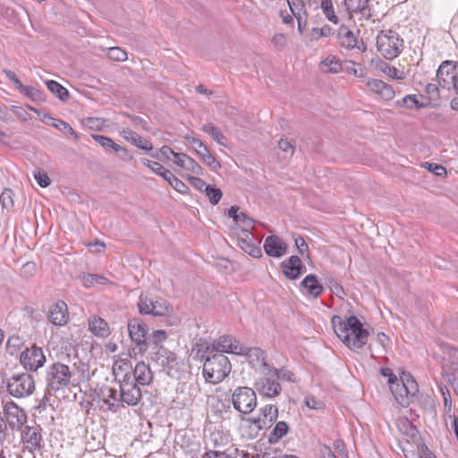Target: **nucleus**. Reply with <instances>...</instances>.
Segmentation results:
<instances>
[{
  "mask_svg": "<svg viewBox=\"0 0 458 458\" xmlns=\"http://www.w3.org/2000/svg\"><path fill=\"white\" fill-rule=\"evenodd\" d=\"M132 379L118 383L119 391L114 386L107 385L98 389V398L107 405L110 411L116 412L120 407L134 406L140 403L142 393L140 386Z\"/></svg>",
  "mask_w": 458,
  "mask_h": 458,
  "instance_id": "f257e3e1",
  "label": "nucleus"
},
{
  "mask_svg": "<svg viewBox=\"0 0 458 458\" xmlns=\"http://www.w3.org/2000/svg\"><path fill=\"white\" fill-rule=\"evenodd\" d=\"M89 379V375L85 364L76 372L71 370L69 366L62 362H55L49 365L46 370V389L48 394L56 393L70 386H78L81 381Z\"/></svg>",
  "mask_w": 458,
  "mask_h": 458,
  "instance_id": "f03ea898",
  "label": "nucleus"
},
{
  "mask_svg": "<svg viewBox=\"0 0 458 458\" xmlns=\"http://www.w3.org/2000/svg\"><path fill=\"white\" fill-rule=\"evenodd\" d=\"M334 331L342 342L352 351H359L368 342L369 332L363 327L355 316H350L344 320L340 316L332 318Z\"/></svg>",
  "mask_w": 458,
  "mask_h": 458,
  "instance_id": "7ed1b4c3",
  "label": "nucleus"
},
{
  "mask_svg": "<svg viewBox=\"0 0 458 458\" xmlns=\"http://www.w3.org/2000/svg\"><path fill=\"white\" fill-rule=\"evenodd\" d=\"M232 365L225 354L213 353L203 362V377L210 384L222 382L230 373Z\"/></svg>",
  "mask_w": 458,
  "mask_h": 458,
  "instance_id": "20e7f679",
  "label": "nucleus"
},
{
  "mask_svg": "<svg viewBox=\"0 0 458 458\" xmlns=\"http://www.w3.org/2000/svg\"><path fill=\"white\" fill-rule=\"evenodd\" d=\"M35 388L34 377L27 372L13 373L6 378V392L16 399L30 396Z\"/></svg>",
  "mask_w": 458,
  "mask_h": 458,
  "instance_id": "39448f33",
  "label": "nucleus"
},
{
  "mask_svg": "<svg viewBox=\"0 0 458 458\" xmlns=\"http://www.w3.org/2000/svg\"><path fill=\"white\" fill-rule=\"evenodd\" d=\"M390 390L395 401L403 407H407L411 399L416 395L419 391L418 384L408 372H402L400 378H398Z\"/></svg>",
  "mask_w": 458,
  "mask_h": 458,
  "instance_id": "423d86ee",
  "label": "nucleus"
},
{
  "mask_svg": "<svg viewBox=\"0 0 458 458\" xmlns=\"http://www.w3.org/2000/svg\"><path fill=\"white\" fill-rule=\"evenodd\" d=\"M377 48L386 59L393 60L402 53L403 39L393 30H382L377 36Z\"/></svg>",
  "mask_w": 458,
  "mask_h": 458,
  "instance_id": "0eeeda50",
  "label": "nucleus"
},
{
  "mask_svg": "<svg viewBox=\"0 0 458 458\" xmlns=\"http://www.w3.org/2000/svg\"><path fill=\"white\" fill-rule=\"evenodd\" d=\"M137 306L141 315L169 317L173 313V307L167 301L150 297L144 293L140 295Z\"/></svg>",
  "mask_w": 458,
  "mask_h": 458,
  "instance_id": "6e6552de",
  "label": "nucleus"
},
{
  "mask_svg": "<svg viewBox=\"0 0 458 458\" xmlns=\"http://www.w3.org/2000/svg\"><path fill=\"white\" fill-rule=\"evenodd\" d=\"M255 387L259 395L273 399L280 395L282 386L276 378V368H267L261 371L259 377L255 382Z\"/></svg>",
  "mask_w": 458,
  "mask_h": 458,
  "instance_id": "1a4fd4ad",
  "label": "nucleus"
},
{
  "mask_svg": "<svg viewBox=\"0 0 458 458\" xmlns=\"http://www.w3.org/2000/svg\"><path fill=\"white\" fill-rule=\"evenodd\" d=\"M232 403L240 413L249 414L257 405L256 392L250 387L238 386L233 392Z\"/></svg>",
  "mask_w": 458,
  "mask_h": 458,
  "instance_id": "9d476101",
  "label": "nucleus"
},
{
  "mask_svg": "<svg viewBox=\"0 0 458 458\" xmlns=\"http://www.w3.org/2000/svg\"><path fill=\"white\" fill-rule=\"evenodd\" d=\"M436 77L441 88L454 89L458 97V63L444 61L439 65Z\"/></svg>",
  "mask_w": 458,
  "mask_h": 458,
  "instance_id": "9b49d317",
  "label": "nucleus"
},
{
  "mask_svg": "<svg viewBox=\"0 0 458 458\" xmlns=\"http://www.w3.org/2000/svg\"><path fill=\"white\" fill-rule=\"evenodd\" d=\"M164 369L167 375L173 378H180L183 364L178 360L177 356L167 349H159L152 360Z\"/></svg>",
  "mask_w": 458,
  "mask_h": 458,
  "instance_id": "f8f14e48",
  "label": "nucleus"
},
{
  "mask_svg": "<svg viewBox=\"0 0 458 458\" xmlns=\"http://www.w3.org/2000/svg\"><path fill=\"white\" fill-rule=\"evenodd\" d=\"M130 338L140 352L148 351L147 334L148 326L139 318L129 319L127 324Z\"/></svg>",
  "mask_w": 458,
  "mask_h": 458,
  "instance_id": "ddd939ff",
  "label": "nucleus"
},
{
  "mask_svg": "<svg viewBox=\"0 0 458 458\" xmlns=\"http://www.w3.org/2000/svg\"><path fill=\"white\" fill-rule=\"evenodd\" d=\"M4 415L13 430H20L27 421V414L13 401H7L3 407Z\"/></svg>",
  "mask_w": 458,
  "mask_h": 458,
  "instance_id": "4468645a",
  "label": "nucleus"
},
{
  "mask_svg": "<svg viewBox=\"0 0 458 458\" xmlns=\"http://www.w3.org/2000/svg\"><path fill=\"white\" fill-rule=\"evenodd\" d=\"M20 361L26 369L37 371L45 364L46 356L40 347L33 345L21 353Z\"/></svg>",
  "mask_w": 458,
  "mask_h": 458,
  "instance_id": "2eb2a0df",
  "label": "nucleus"
},
{
  "mask_svg": "<svg viewBox=\"0 0 458 458\" xmlns=\"http://www.w3.org/2000/svg\"><path fill=\"white\" fill-rule=\"evenodd\" d=\"M214 353H233L237 354L242 352V345L231 335H222L213 341Z\"/></svg>",
  "mask_w": 458,
  "mask_h": 458,
  "instance_id": "dca6fc26",
  "label": "nucleus"
},
{
  "mask_svg": "<svg viewBox=\"0 0 458 458\" xmlns=\"http://www.w3.org/2000/svg\"><path fill=\"white\" fill-rule=\"evenodd\" d=\"M239 355H243L248 358L249 363L253 368H259L262 370L271 368L266 361V355L263 350L258 347H246L242 345V352Z\"/></svg>",
  "mask_w": 458,
  "mask_h": 458,
  "instance_id": "f3484780",
  "label": "nucleus"
},
{
  "mask_svg": "<svg viewBox=\"0 0 458 458\" xmlns=\"http://www.w3.org/2000/svg\"><path fill=\"white\" fill-rule=\"evenodd\" d=\"M281 268L285 277L291 280L297 279L303 270H305V267L302 265L301 259L295 255L284 260L281 263Z\"/></svg>",
  "mask_w": 458,
  "mask_h": 458,
  "instance_id": "a211bd4d",
  "label": "nucleus"
},
{
  "mask_svg": "<svg viewBox=\"0 0 458 458\" xmlns=\"http://www.w3.org/2000/svg\"><path fill=\"white\" fill-rule=\"evenodd\" d=\"M263 248L266 254L273 258H280L287 251V244L276 235L267 236Z\"/></svg>",
  "mask_w": 458,
  "mask_h": 458,
  "instance_id": "6ab92c4d",
  "label": "nucleus"
},
{
  "mask_svg": "<svg viewBox=\"0 0 458 458\" xmlns=\"http://www.w3.org/2000/svg\"><path fill=\"white\" fill-rule=\"evenodd\" d=\"M132 364L131 360L124 358L114 361L113 365V374L117 383L131 379L132 374Z\"/></svg>",
  "mask_w": 458,
  "mask_h": 458,
  "instance_id": "aec40b11",
  "label": "nucleus"
},
{
  "mask_svg": "<svg viewBox=\"0 0 458 458\" xmlns=\"http://www.w3.org/2000/svg\"><path fill=\"white\" fill-rule=\"evenodd\" d=\"M131 378L139 386H148L153 380V373L148 364L140 361L132 369Z\"/></svg>",
  "mask_w": 458,
  "mask_h": 458,
  "instance_id": "412c9836",
  "label": "nucleus"
},
{
  "mask_svg": "<svg viewBox=\"0 0 458 458\" xmlns=\"http://www.w3.org/2000/svg\"><path fill=\"white\" fill-rule=\"evenodd\" d=\"M48 318L55 326H64L68 321V308L64 301H58L49 310Z\"/></svg>",
  "mask_w": 458,
  "mask_h": 458,
  "instance_id": "4be33fe9",
  "label": "nucleus"
},
{
  "mask_svg": "<svg viewBox=\"0 0 458 458\" xmlns=\"http://www.w3.org/2000/svg\"><path fill=\"white\" fill-rule=\"evenodd\" d=\"M305 295L313 299L318 298L323 293V285L318 282L315 275L310 274L306 276L301 283Z\"/></svg>",
  "mask_w": 458,
  "mask_h": 458,
  "instance_id": "5701e85b",
  "label": "nucleus"
},
{
  "mask_svg": "<svg viewBox=\"0 0 458 458\" xmlns=\"http://www.w3.org/2000/svg\"><path fill=\"white\" fill-rule=\"evenodd\" d=\"M367 86L384 100H391L395 96L393 87L381 80H369L367 81Z\"/></svg>",
  "mask_w": 458,
  "mask_h": 458,
  "instance_id": "b1692460",
  "label": "nucleus"
},
{
  "mask_svg": "<svg viewBox=\"0 0 458 458\" xmlns=\"http://www.w3.org/2000/svg\"><path fill=\"white\" fill-rule=\"evenodd\" d=\"M166 338V332L162 329L153 331L151 335L147 337L148 351L150 360H152V356L156 355L159 349H165L162 345V343L165 341Z\"/></svg>",
  "mask_w": 458,
  "mask_h": 458,
  "instance_id": "393cba45",
  "label": "nucleus"
},
{
  "mask_svg": "<svg viewBox=\"0 0 458 458\" xmlns=\"http://www.w3.org/2000/svg\"><path fill=\"white\" fill-rule=\"evenodd\" d=\"M21 438L23 443L32 450L41 446L42 436L39 430L35 427L25 426L21 433Z\"/></svg>",
  "mask_w": 458,
  "mask_h": 458,
  "instance_id": "a878e982",
  "label": "nucleus"
},
{
  "mask_svg": "<svg viewBox=\"0 0 458 458\" xmlns=\"http://www.w3.org/2000/svg\"><path fill=\"white\" fill-rule=\"evenodd\" d=\"M369 0H344V4L350 13H359L365 19L371 17Z\"/></svg>",
  "mask_w": 458,
  "mask_h": 458,
  "instance_id": "bb28decb",
  "label": "nucleus"
},
{
  "mask_svg": "<svg viewBox=\"0 0 458 458\" xmlns=\"http://www.w3.org/2000/svg\"><path fill=\"white\" fill-rule=\"evenodd\" d=\"M260 411V415L256 420L259 428L270 427L272 422L278 417V409L273 404L265 405L261 408Z\"/></svg>",
  "mask_w": 458,
  "mask_h": 458,
  "instance_id": "cd10ccee",
  "label": "nucleus"
},
{
  "mask_svg": "<svg viewBox=\"0 0 458 458\" xmlns=\"http://www.w3.org/2000/svg\"><path fill=\"white\" fill-rule=\"evenodd\" d=\"M120 135L125 140L131 142L134 146H136L143 150L149 151V150H152V148H153V145L149 140L143 139L138 133L132 131L129 128H125V129H123L122 131H120Z\"/></svg>",
  "mask_w": 458,
  "mask_h": 458,
  "instance_id": "c85d7f7f",
  "label": "nucleus"
},
{
  "mask_svg": "<svg viewBox=\"0 0 458 458\" xmlns=\"http://www.w3.org/2000/svg\"><path fill=\"white\" fill-rule=\"evenodd\" d=\"M395 106L410 110H420L430 106V102L428 100L424 101L422 98L420 100L416 95H406L402 99H398Z\"/></svg>",
  "mask_w": 458,
  "mask_h": 458,
  "instance_id": "c756f323",
  "label": "nucleus"
},
{
  "mask_svg": "<svg viewBox=\"0 0 458 458\" xmlns=\"http://www.w3.org/2000/svg\"><path fill=\"white\" fill-rule=\"evenodd\" d=\"M337 37L341 47L347 49L358 47V40L354 33L346 27L340 28Z\"/></svg>",
  "mask_w": 458,
  "mask_h": 458,
  "instance_id": "7c9ffc66",
  "label": "nucleus"
},
{
  "mask_svg": "<svg viewBox=\"0 0 458 458\" xmlns=\"http://www.w3.org/2000/svg\"><path fill=\"white\" fill-rule=\"evenodd\" d=\"M89 328L97 336L106 337L109 335L108 324L101 318L94 317L90 318L89 320Z\"/></svg>",
  "mask_w": 458,
  "mask_h": 458,
  "instance_id": "2f4dec72",
  "label": "nucleus"
},
{
  "mask_svg": "<svg viewBox=\"0 0 458 458\" xmlns=\"http://www.w3.org/2000/svg\"><path fill=\"white\" fill-rule=\"evenodd\" d=\"M319 69L323 72L338 73L343 70V64L336 56L328 55L321 61Z\"/></svg>",
  "mask_w": 458,
  "mask_h": 458,
  "instance_id": "473e14b6",
  "label": "nucleus"
},
{
  "mask_svg": "<svg viewBox=\"0 0 458 458\" xmlns=\"http://www.w3.org/2000/svg\"><path fill=\"white\" fill-rule=\"evenodd\" d=\"M93 140L98 142L102 148H104L106 151L109 149H113L115 152H123L124 155L127 154L126 148L121 147L117 143H115L111 138L94 134L92 135Z\"/></svg>",
  "mask_w": 458,
  "mask_h": 458,
  "instance_id": "72a5a7b5",
  "label": "nucleus"
},
{
  "mask_svg": "<svg viewBox=\"0 0 458 458\" xmlns=\"http://www.w3.org/2000/svg\"><path fill=\"white\" fill-rule=\"evenodd\" d=\"M289 431V426L285 421H278L273 430L268 436V442L270 444H276L280 439L284 437Z\"/></svg>",
  "mask_w": 458,
  "mask_h": 458,
  "instance_id": "f704fd0d",
  "label": "nucleus"
},
{
  "mask_svg": "<svg viewBox=\"0 0 458 458\" xmlns=\"http://www.w3.org/2000/svg\"><path fill=\"white\" fill-rule=\"evenodd\" d=\"M213 342L209 344L208 343L199 339L195 345L192 347V353H195L201 360H206L208 356L212 355L213 352Z\"/></svg>",
  "mask_w": 458,
  "mask_h": 458,
  "instance_id": "c9c22d12",
  "label": "nucleus"
},
{
  "mask_svg": "<svg viewBox=\"0 0 458 458\" xmlns=\"http://www.w3.org/2000/svg\"><path fill=\"white\" fill-rule=\"evenodd\" d=\"M197 154L201 157V159L213 170L219 169L221 165L215 158V157L210 153L208 147L204 144L202 148L196 149Z\"/></svg>",
  "mask_w": 458,
  "mask_h": 458,
  "instance_id": "e433bc0d",
  "label": "nucleus"
},
{
  "mask_svg": "<svg viewBox=\"0 0 458 458\" xmlns=\"http://www.w3.org/2000/svg\"><path fill=\"white\" fill-rule=\"evenodd\" d=\"M201 130L204 132L210 134L212 139L217 144H219L221 146H225L226 139L224 136V134L221 132V131L218 127L215 126L213 123H206V124L202 125Z\"/></svg>",
  "mask_w": 458,
  "mask_h": 458,
  "instance_id": "4c0bfd02",
  "label": "nucleus"
},
{
  "mask_svg": "<svg viewBox=\"0 0 458 458\" xmlns=\"http://www.w3.org/2000/svg\"><path fill=\"white\" fill-rule=\"evenodd\" d=\"M424 91L427 96H420V98L424 101L428 100L430 102V106H436L437 102L440 99L438 86L434 83H428L425 86Z\"/></svg>",
  "mask_w": 458,
  "mask_h": 458,
  "instance_id": "58836bf2",
  "label": "nucleus"
},
{
  "mask_svg": "<svg viewBox=\"0 0 458 458\" xmlns=\"http://www.w3.org/2000/svg\"><path fill=\"white\" fill-rule=\"evenodd\" d=\"M379 70L393 80L403 81L405 79V72L397 69L394 66H391L386 63H381L378 65Z\"/></svg>",
  "mask_w": 458,
  "mask_h": 458,
  "instance_id": "ea45409f",
  "label": "nucleus"
},
{
  "mask_svg": "<svg viewBox=\"0 0 458 458\" xmlns=\"http://www.w3.org/2000/svg\"><path fill=\"white\" fill-rule=\"evenodd\" d=\"M289 10L296 17L308 16L307 5L303 0H286Z\"/></svg>",
  "mask_w": 458,
  "mask_h": 458,
  "instance_id": "a19ab883",
  "label": "nucleus"
},
{
  "mask_svg": "<svg viewBox=\"0 0 458 458\" xmlns=\"http://www.w3.org/2000/svg\"><path fill=\"white\" fill-rule=\"evenodd\" d=\"M239 246L242 250H243L253 258H259L261 256V250L258 246L254 237L250 238V240H242V243H239Z\"/></svg>",
  "mask_w": 458,
  "mask_h": 458,
  "instance_id": "79ce46f5",
  "label": "nucleus"
},
{
  "mask_svg": "<svg viewBox=\"0 0 458 458\" xmlns=\"http://www.w3.org/2000/svg\"><path fill=\"white\" fill-rule=\"evenodd\" d=\"M47 89L62 101H64L68 98V90L59 82L51 80L47 81Z\"/></svg>",
  "mask_w": 458,
  "mask_h": 458,
  "instance_id": "37998d69",
  "label": "nucleus"
},
{
  "mask_svg": "<svg viewBox=\"0 0 458 458\" xmlns=\"http://www.w3.org/2000/svg\"><path fill=\"white\" fill-rule=\"evenodd\" d=\"M321 9L323 11V13L325 14L326 18L335 23H338V18L335 14L334 6L332 0H322L321 1Z\"/></svg>",
  "mask_w": 458,
  "mask_h": 458,
  "instance_id": "c03bdc74",
  "label": "nucleus"
},
{
  "mask_svg": "<svg viewBox=\"0 0 458 458\" xmlns=\"http://www.w3.org/2000/svg\"><path fill=\"white\" fill-rule=\"evenodd\" d=\"M51 125L55 129L59 130L60 131H62L63 133L70 134L73 136L76 140H79L78 134L68 123L63 120L55 119L54 120V123H51Z\"/></svg>",
  "mask_w": 458,
  "mask_h": 458,
  "instance_id": "a18cd8bd",
  "label": "nucleus"
},
{
  "mask_svg": "<svg viewBox=\"0 0 458 458\" xmlns=\"http://www.w3.org/2000/svg\"><path fill=\"white\" fill-rule=\"evenodd\" d=\"M205 193L212 205L218 204L223 196L222 191L213 185H208V187H206Z\"/></svg>",
  "mask_w": 458,
  "mask_h": 458,
  "instance_id": "49530a36",
  "label": "nucleus"
},
{
  "mask_svg": "<svg viewBox=\"0 0 458 458\" xmlns=\"http://www.w3.org/2000/svg\"><path fill=\"white\" fill-rule=\"evenodd\" d=\"M83 284L85 287L89 288L95 284H103L106 281V278L101 275L98 274H88L84 275L82 277Z\"/></svg>",
  "mask_w": 458,
  "mask_h": 458,
  "instance_id": "de8ad7c7",
  "label": "nucleus"
},
{
  "mask_svg": "<svg viewBox=\"0 0 458 458\" xmlns=\"http://www.w3.org/2000/svg\"><path fill=\"white\" fill-rule=\"evenodd\" d=\"M14 193L11 189L5 188L0 195V203L3 208H11L14 205Z\"/></svg>",
  "mask_w": 458,
  "mask_h": 458,
  "instance_id": "09e8293b",
  "label": "nucleus"
},
{
  "mask_svg": "<svg viewBox=\"0 0 458 458\" xmlns=\"http://www.w3.org/2000/svg\"><path fill=\"white\" fill-rule=\"evenodd\" d=\"M108 57L114 61L123 62V61L127 60L128 55H127V53L123 49H122L121 47H110L108 49Z\"/></svg>",
  "mask_w": 458,
  "mask_h": 458,
  "instance_id": "8fccbe9b",
  "label": "nucleus"
},
{
  "mask_svg": "<svg viewBox=\"0 0 458 458\" xmlns=\"http://www.w3.org/2000/svg\"><path fill=\"white\" fill-rule=\"evenodd\" d=\"M174 154V151L170 147L163 146L157 153L151 154V157L160 161H167L171 160Z\"/></svg>",
  "mask_w": 458,
  "mask_h": 458,
  "instance_id": "3c124183",
  "label": "nucleus"
},
{
  "mask_svg": "<svg viewBox=\"0 0 458 458\" xmlns=\"http://www.w3.org/2000/svg\"><path fill=\"white\" fill-rule=\"evenodd\" d=\"M19 91L32 100H39L41 98V92L34 87L22 84Z\"/></svg>",
  "mask_w": 458,
  "mask_h": 458,
  "instance_id": "603ef678",
  "label": "nucleus"
},
{
  "mask_svg": "<svg viewBox=\"0 0 458 458\" xmlns=\"http://www.w3.org/2000/svg\"><path fill=\"white\" fill-rule=\"evenodd\" d=\"M276 372L277 380L293 382V383L296 381L295 375L291 370H289L285 368H281V369L276 368Z\"/></svg>",
  "mask_w": 458,
  "mask_h": 458,
  "instance_id": "864d4df0",
  "label": "nucleus"
},
{
  "mask_svg": "<svg viewBox=\"0 0 458 458\" xmlns=\"http://www.w3.org/2000/svg\"><path fill=\"white\" fill-rule=\"evenodd\" d=\"M422 167L427 169L428 171L433 173L434 174L437 176H445L446 175V169L438 164L435 163H429V162H424L422 165Z\"/></svg>",
  "mask_w": 458,
  "mask_h": 458,
  "instance_id": "5fc2aeb1",
  "label": "nucleus"
},
{
  "mask_svg": "<svg viewBox=\"0 0 458 458\" xmlns=\"http://www.w3.org/2000/svg\"><path fill=\"white\" fill-rule=\"evenodd\" d=\"M140 161L144 165L148 167L154 174L157 175H160L165 169V167H164L160 163L151 161L148 158H141Z\"/></svg>",
  "mask_w": 458,
  "mask_h": 458,
  "instance_id": "6e6d98bb",
  "label": "nucleus"
},
{
  "mask_svg": "<svg viewBox=\"0 0 458 458\" xmlns=\"http://www.w3.org/2000/svg\"><path fill=\"white\" fill-rule=\"evenodd\" d=\"M183 169L190 171L197 175H200L203 174L202 167L191 157H189L188 159L186 160Z\"/></svg>",
  "mask_w": 458,
  "mask_h": 458,
  "instance_id": "4d7b16f0",
  "label": "nucleus"
},
{
  "mask_svg": "<svg viewBox=\"0 0 458 458\" xmlns=\"http://www.w3.org/2000/svg\"><path fill=\"white\" fill-rule=\"evenodd\" d=\"M442 395L445 407V418L449 417L450 415H454L452 413L453 401L450 392L447 389L445 391L442 390ZM445 420H446V419Z\"/></svg>",
  "mask_w": 458,
  "mask_h": 458,
  "instance_id": "13d9d810",
  "label": "nucleus"
},
{
  "mask_svg": "<svg viewBox=\"0 0 458 458\" xmlns=\"http://www.w3.org/2000/svg\"><path fill=\"white\" fill-rule=\"evenodd\" d=\"M34 178L38 184L42 188H46L49 186L51 183V180L48 177V175L46 173H42L40 171H37L34 173Z\"/></svg>",
  "mask_w": 458,
  "mask_h": 458,
  "instance_id": "bf43d9fd",
  "label": "nucleus"
},
{
  "mask_svg": "<svg viewBox=\"0 0 458 458\" xmlns=\"http://www.w3.org/2000/svg\"><path fill=\"white\" fill-rule=\"evenodd\" d=\"M271 43L274 46V47H276L277 49H282L287 44L286 36L283 33L275 34L271 39Z\"/></svg>",
  "mask_w": 458,
  "mask_h": 458,
  "instance_id": "052dcab7",
  "label": "nucleus"
},
{
  "mask_svg": "<svg viewBox=\"0 0 458 458\" xmlns=\"http://www.w3.org/2000/svg\"><path fill=\"white\" fill-rule=\"evenodd\" d=\"M278 148L285 153V157H292L294 153V146L292 142L288 141L287 140L282 139L278 142Z\"/></svg>",
  "mask_w": 458,
  "mask_h": 458,
  "instance_id": "680f3d73",
  "label": "nucleus"
},
{
  "mask_svg": "<svg viewBox=\"0 0 458 458\" xmlns=\"http://www.w3.org/2000/svg\"><path fill=\"white\" fill-rule=\"evenodd\" d=\"M328 287L336 296L340 298H343L345 294L343 286L332 278L328 279Z\"/></svg>",
  "mask_w": 458,
  "mask_h": 458,
  "instance_id": "e2e57ef3",
  "label": "nucleus"
},
{
  "mask_svg": "<svg viewBox=\"0 0 458 458\" xmlns=\"http://www.w3.org/2000/svg\"><path fill=\"white\" fill-rule=\"evenodd\" d=\"M343 70H344L346 72L350 74H353L358 77L362 76V70L360 69V71L356 68V64L352 61H346L343 66Z\"/></svg>",
  "mask_w": 458,
  "mask_h": 458,
  "instance_id": "0e129e2a",
  "label": "nucleus"
},
{
  "mask_svg": "<svg viewBox=\"0 0 458 458\" xmlns=\"http://www.w3.org/2000/svg\"><path fill=\"white\" fill-rule=\"evenodd\" d=\"M189 182L198 191H205L206 187L208 186L202 179L195 176H189L188 177Z\"/></svg>",
  "mask_w": 458,
  "mask_h": 458,
  "instance_id": "69168bd1",
  "label": "nucleus"
},
{
  "mask_svg": "<svg viewBox=\"0 0 458 458\" xmlns=\"http://www.w3.org/2000/svg\"><path fill=\"white\" fill-rule=\"evenodd\" d=\"M169 184L178 192L184 193L187 191L188 187L187 185L181 181L179 178L174 176L172 178V181L169 182Z\"/></svg>",
  "mask_w": 458,
  "mask_h": 458,
  "instance_id": "338daca9",
  "label": "nucleus"
},
{
  "mask_svg": "<svg viewBox=\"0 0 458 458\" xmlns=\"http://www.w3.org/2000/svg\"><path fill=\"white\" fill-rule=\"evenodd\" d=\"M381 375L384 377L387 378V383L389 385V388L391 386L394 384V382L398 379V377L393 373L392 369L389 368H382L381 369Z\"/></svg>",
  "mask_w": 458,
  "mask_h": 458,
  "instance_id": "774afa93",
  "label": "nucleus"
}]
</instances>
